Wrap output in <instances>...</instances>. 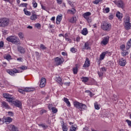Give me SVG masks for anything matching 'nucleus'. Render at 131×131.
Returning <instances> with one entry per match:
<instances>
[{
    "label": "nucleus",
    "mask_w": 131,
    "mask_h": 131,
    "mask_svg": "<svg viewBox=\"0 0 131 131\" xmlns=\"http://www.w3.org/2000/svg\"><path fill=\"white\" fill-rule=\"evenodd\" d=\"M6 39L7 41L12 42L14 45H19L20 43V39L16 36H9Z\"/></svg>",
    "instance_id": "1"
},
{
    "label": "nucleus",
    "mask_w": 131,
    "mask_h": 131,
    "mask_svg": "<svg viewBox=\"0 0 131 131\" xmlns=\"http://www.w3.org/2000/svg\"><path fill=\"white\" fill-rule=\"evenodd\" d=\"M74 106L77 109H79L80 111H83V110H86V105L82 103H80L78 101H75L73 102Z\"/></svg>",
    "instance_id": "2"
},
{
    "label": "nucleus",
    "mask_w": 131,
    "mask_h": 131,
    "mask_svg": "<svg viewBox=\"0 0 131 131\" xmlns=\"http://www.w3.org/2000/svg\"><path fill=\"white\" fill-rule=\"evenodd\" d=\"M101 29L104 31H110L111 30V24L106 21H103L101 25Z\"/></svg>",
    "instance_id": "3"
},
{
    "label": "nucleus",
    "mask_w": 131,
    "mask_h": 131,
    "mask_svg": "<svg viewBox=\"0 0 131 131\" xmlns=\"http://www.w3.org/2000/svg\"><path fill=\"white\" fill-rule=\"evenodd\" d=\"M10 23V20L8 18L2 17L0 18V27H7Z\"/></svg>",
    "instance_id": "4"
},
{
    "label": "nucleus",
    "mask_w": 131,
    "mask_h": 131,
    "mask_svg": "<svg viewBox=\"0 0 131 131\" xmlns=\"http://www.w3.org/2000/svg\"><path fill=\"white\" fill-rule=\"evenodd\" d=\"M124 26L126 30H129L131 28V24L129 22V17L125 16L124 19Z\"/></svg>",
    "instance_id": "5"
},
{
    "label": "nucleus",
    "mask_w": 131,
    "mask_h": 131,
    "mask_svg": "<svg viewBox=\"0 0 131 131\" xmlns=\"http://www.w3.org/2000/svg\"><path fill=\"white\" fill-rule=\"evenodd\" d=\"M3 97L5 99H6L7 101L9 103H11L12 100H15L13 96L7 93L3 94Z\"/></svg>",
    "instance_id": "6"
},
{
    "label": "nucleus",
    "mask_w": 131,
    "mask_h": 131,
    "mask_svg": "<svg viewBox=\"0 0 131 131\" xmlns=\"http://www.w3.org/2000/svg\"><path fill=\"white\" fill-rule=\"evenodd\" d=\"M113 3H114V4H115V5L119 8H121L122 9L124 8V3L122 0H116L113 1Z\"/></svg>",
    "instance_id": "7"
},
{
    "label": "nucleus",
    "mask_w": 131,
    "mask_h": 131,
    "mask_svg": "<svg viewBox=\"0 0 131 131\" xmlns=\"http://www.w3.org/2000/svg\"><path fill=\"white\" fill-rule=\"evenodd\" d=\"M63 62H64V59L63 58L57 57L54 59V64H55L56 66H59V65L63 64Z\"/></svg>",
    "instance_id": "8"
},
{
    "label": "nucleus",
    "mask_w": 131,
    "mask_h": 131,
    "mask_svg": "<svg viewBox=\"0 0 131 131\" xmlns=\"http://www.w3.org/2000/svg\"><path fill=\"white\" fill-rule=\"evenodd\" d=\"M12 99L11 103V104H13L14 105V106H16V107H18V108H20V107H22V102L21 101H19L18 100H15Z\"/></svg>",
    "instance_id": "9"
},
{
    "label": "nucleus",
    "mask_w": 131,
    "mask_h": 131,
    "mask_svg": "<svg viewBox=\"0 0 131 131\" xmlns=\"http://www.w3.org/2000/svg\"><path fill=\"white\" fill-rule=\"evenodd\" d=\"M7 73H9L11 76H15V74L19 73V71L16 69H13V70H8L7 71Z\"/></svg>",
    "instance_id": "10"
},
{
    "label": "nucleus",
    "mask_w": 131,
    "mask_h": 131,
    "mask_svg": "<svg viewBox=\"0 0 131 131\" xmlns=\"http://www.w3.org/2000/svg\"><path fill=\"white\" fill-rule=\"evenodd\" d=\"M110 38V37L109 36L104 37L103 38V40L101 41V43L103 45V46H106L109 42V39Z\"/></svg>",
    "instance_id": "11"
},
{
    "label": "nucleus",
    "mask_w": 131,
    "mask_h": 131,
    "mask_svg": "<svg viewBox=\"0 0 131 131\" xmlns=\"http://www.w3.org/2000/svg\"><path fill=\"white\" fill-rule=\"evenodd\" d=\"M8 128L11 131H18V127L15 126L14 125L10 124L8 125Z\"/></svg>",
    "instance_id": "12"
},
{
    "label": "nucleus",
    "mask_w": 131,
    "mask_h": 131,
    "mask_svg": "<svg viewBox=\"0 0 131 131\" xmlns=\"http://www.w3.org/2000/svg\"><path fill=\"white\" fill-rule=\"evenodd\" d=\"M46 78H41L40 80V85L39 86L40 88H45L46 86Z\"/></svg>",
    "instance_id": "13"
},
{
    "label": "nucleus",
    "mask_w": 131,
    "mask_h": 131,
    "mask_svg": "<svg viewBox=\"0 0 131 131\" xmlns=\"http://www.w3.org/2000/svg\"><path fill=\"white\" fill-rule=\"evenodd\" d=\"M63 18V15L62 14L58 15L56 17V23L57 25L60 24L61 21H62V18Z\"/></svg>",
    "instance_id": "14"
},
{
    "label": "nucleus",
    "mask_w": 131,
    "mask_h": 131,
    "mask_svg": "<svg viewBox=\"0 0 131 131\" xmlns=\"http://www.w3.org/2000/svg\"><path fill=\"white\" fill-rule=\"evenodd\" d=\"M4 122H5V123H7V124H8V123H11V122L13 121V119L9 117H4Z\"/></svg>",
    "instance_id": "15"
},
{
    "label": "nucleus",
    "mask_w": 131,
    "mask_h": 131,
    "mask_svg": "<svg viewBox=\"0 0 131 131\" xmlns=\"http://www.w3.org/2000/svg\"><path fill=\"white\" fill-rule=\"evenodd\" d=\"M90 65H91L90 63V60L89 59V58H86V60L83 66V67L84 68H88V67H90Z\"/></svg>",
    "instance_id": "16"
},
{
    "label": "nucleus",
    "mask_w": 131,
    "mask_h": 131,
    "mask_svg": "<svg viewBox=\"0 0 131 131\" xmlns=\"http://www.w3.org/2000/svg\"><path fill=\"white\" fill-rule=\"evenodd\" d=\"M2 106L3 107V108H5V109H11L10 106H9V104L7 102H6V101L2 102Z\"/></svg>",
    "instance_id": "17"
},
{
    "label": "nucleus",
    "mask_w": 131,
    "mask_h": 131,
    "mask_svg": "<svg viewBox=\"0 0 131 131\" xmlns=\"http://www.w3.org/2000/svg\"><path fill=\"white\" fill-rule=\"evenodd\" d=\"M119 64L120 66H125V64H126V61L125 60L123 59V58H120L119 60Z\"/></svg>",
    "instance_id": "18"
},
{
    "label": "nucleus",
    "mask_w": 131,
    "mask_h": 131,
    "mask_svg": "<svg viewBox=\"0 0 131 131\" xmlns=\"http://www.w3.org/2000/svg\"><path fill=\"white\" fill-rule=\"evenodd\" d=\"M107 54H108V51L102 52L100 55L99 60H104V59L105 58V56H106Z\"/></svg>",
    "instance_id": "19"
},
{
    "label": "nucleus",
    "mask_w": 131,
    "mask_h": 131,
    "mask_svg": "<svg viewBox=\"0 0 131 131\" xmlns=\"http://www.w3.org/2000/svg\"><path fill=\"white\" fill-rule=\"evenodd\" d=\"M91 15H92V13H91V12H87L84 13L83 14V18H84V19L86 20V19H88L89 18H90L89 17L91 16Z\"/></svg>",
    "instance_id": "20"
},
{
    "label": "nucleus",
    "mask_w": 131,
    "mask_h": 131,
    "mask_svg": "<svg viewBox=\"0 0 131 131\" xmlns=\"http://www.w3.org/2000/svg\"><path fill=\"white\" fill-rule=\"evenodd\" d=\"M83 50H91V47H90V43L89 42H86L83 47Z\"/></svg>",
    "instance_id": "21"
},
{
    "label": "nucleus",
    "mask_w": 131,
    "mask_h": 131,
    "mask_svg": "<svg viewBox=\"0 0 131 131\" xmlns=\"http://www.w3.org/2000/svg\"><path fill=\"white\" fill-rule=\"evenodd\" d=\"M131 48V38L128 41L126 44V49L127 50H129Z\"/></svg>",
    "instance_id": "22"
},
{
    "label": "nucleus",
    "mask_w": 131,
    "mask_h": 131,
    "mask_svg": "<svg viewBox=\"0 0 131 131\" xmlns=\"http://www.w3.org/2000/svg\"><path fill=\"white\" fill-rule=\"evenodd\" d=\"M121 55L122 57H125L128 55V51H127L126 50H123L121 52Z\"/></svg>",
    "instance_id": "23"
},
{
    "label": "nucleus",
    "mask_w": 131,
    "mask_h": 131,
    "mask_svg": "<svg viewBox=\"0 0 131 131\" xmlns=\"http://www.w3.org/2000/svg\"><path fill=\"white\" fill-rule=\"evenodd\" d=\"M18 51L20 54H24V53H25V49L23 48L22 47H19L18 48Z\"/></svg>",
    "instance_id": "24"
},
{
    "label": "nucleus",
    "mask_w": 131,
    "mask_h": 131,
    "mask_svg": "<svg viewBox=\"0 0 131 131\" xmlns=\"http://www.w3.org/2000/svg\"><path fill=\"white\" fill-rule=\"evenodd\" d=\"M76 12V10L74 8H72L71 10L69 9L68 10V13L69 14H72V15H74Z\"/></svg>",
    "instance_id": "25"
},
{
    "label": "nucleus",
    "mask_w": 131,
    "mask_h": 131,
    "mask_svg": "<svg viewBox=\"0 0 131 131\" xmlns=\"http://www.w3.org/2000/svg\"><path fill=\"white\" fill-rule=\"evenodd\" d=\"M30 19L32 20H36V19H37V15L34 13H32V15L31 16Z\"/></svg>",
    "instance_id": "26"
},
{
    "label": "nucleus",
    "mask_w": 131,
    "mask_h": 131,
    "mask_svg": "<svg viewBox=\"0 0 131 131\" xmlns=\"http://www.w3.org/2000/svg\"><path fill=\"white\" fill-rule=\"evenodd\" d=\"M97 74L99 76V78H103V76H104V73L103 72H101L100 71L97 72Z\"/></svg>",
    "instance_id": "27"
},
{
    "label": "nucleus",
    "mask_w": 131,
    "mask_h": 131,
    "mask_svg": "<svg viewBox=\"0 0 131 131\" xmlns=\"http://www.w3.org/2000/svg\"><path fill=\"white\" fill-rule=\"evenodd\" d=\"M82 82H84V83H85V82H88V81H89V77H82L81 78Z\"/></svg>",
    "instance_id": "28"
},
{
    "label": "nucleus",
    "mask_w": 131,
    "mask_h": 131,
    "mask_svg": "<svg viewBox=\"0 0 131 131\" xmlns=\"http://www.w3.org/2000/svg\"><path fill=\"white\" fill-rule=\"evenodd\" d=\"M81 33H82V34H83V35H86V34H88V29H86V28H84L82 30Z\"/></svg>",
    "instance_id": "29"
},
{
    "label": "nucleus",
    "mask_w": 131,
    "mask_h": 131,
    "mask_svg": "<svg viewBox=\"0 0 131 131\" xmlns=\"http://www.w3.org/2000/svg\"><path fill=\"white\" fill-rule=\"evenodd\" d=\"M116 16L118 19H122V13L119 12H117Z\"/></svg>",
    "instance_id": "30"
},
{
    "label": "nucleus",
    "mask_w": 131,
    "mask_h": 131,
    "mask_svg": "<svg viewBox=\"0 0 131 131\" xmlns=\"http://www.w3.org/2000/svg\"><path fill=\"white\" fill-rule=\"evenodd\" d=\"M56 80L57 82L59 83V84H63V82H62V79L61 78V77H58L56 78Z\"/></svg>",
    "instance_id": "31"
},
{
    "label": "nucleus",
    "mask_w": 131,
    "mask_h": 131,
    "mask_svg": "<svg viewBox=\"0 0 131 131\" xmlns=\"http://www.w3.org/2000/svg\"><path fill=\"white\" fill-rule=\"evenodd\" d=\"M24 12L27 16H30L31 15V12L30 11H28L26 10V8L24 9Z\"/></svg>",
    "instance_id": "32"
},
{
    "label": "nucleus",
    "mask_w": 131,
    "mask_h": 131,
    "mask_svg": "<svg viewBox=\"0 0 131 131\" xmlns=\"http://www.w3.org/2000/svg\"><path fill=\"white\" fill-rule=\"evenodd\" d=\"M64 101L65 102V103H66V104H67L69 107H70V106H71L70 102L69 101V100L68 98H64Z\"/></svg>",
    "instance_id": "33"
},
{
    "label": "nucleus",
    "mask_w": 131,
    "mask_h": 131,
    "mask_svg": "<svg viewBox=\"0 0 131 131\" xmlns=\"http://www.w3.org/2000/svg\"><path fill=\"white\" fill-rule=\"evenodd\" d=\"M73 72L74 74H77V72H78V68L77 67H76L73 69Z\"/></svg>",
    "instance_id": "34"
},
{
    "label": "nucleus",
    "mask_w": 131,
    "mask_h": 131,
    "mask_svg": "<svg viewBox=\"0 0 131 131\" xmlns=\"http://www.w3.org/2000/svg\"><path fill=\"white\" fill-rule=\"evenodd\" d=\"M62 126V128L63 131H68V128L67 127V126H66V125H64V122H63L62 125H61Z\"/></svg>",
    "instance_id": "35"
},
{
    "label": "nucleus",
    "mask_w": 131,
    "mask_h": 131,
    "mask_svg": "<svg viewBox=\"0 0 131 131\" xmlns=\"http://www.w3.org/2000/svg\"><path fill=\"white\" fill-rule=\"evenodd\" d=\"M4 58L6 59V60H8V61H10V60L12 59V57L10 54H7L6 56L4 57Z\"/></svg>",
    "instance_id": "36"
},
{
    "label": "nucleus",
    "mask_w": 131,
    "mask_h": 131,
    "mask_svg": "<svg viewBox=\"0 0 131 131\" xmlns=\"http://www.w3.org/2000/svg\"><path fill=\"white\" fill-rule=\"evenodd\" d=\"M70 22L71 23H75V22H76V17L73 16L72 18L70 19Z\"/></svg>",
    "instance_id": "37"
},
{
    "label": "nucleus",
    "mask_w": 131,
    "mask_h": 131,
    "mask_svg": "<svg viewBox=\"0 0 131 131\" xmlns=\"http://www.w3.org/2000/svg\"><path fill=\"white\" fill-rule=\"evenodd\" d=\"M39 126L42 127V128H43L44 129H46L48 127V126L46 125L45 124H39Z\"/></svg>",
    "instance_id": "38"
},
{
    "label": "nucleus",
    "mask_w": 131,
    "mask_h": 131,
    "mask_svg": "<svg viewBox=\"0 0 131 131\" xmlns=\"http://www.w3.org/2000/svg\"><path fill=\"white\" fill-rule=\"evenodd\" d=\"M51 110L53 113H57V112H58V110H57L55 107H52Z\"/></svg>",
    "instance_id": "39"
},
{
    "label": "nucleus",
    "mask_w": 131,
    "mask_h": 131,
    "mask_svg": "<svg viewBox=\"0 0 131 131\" xmlns=\"http://www.w3.org/2000/svg\"><path fill=\"white\" fill-rule=\"evenodd\" d=\"M103 2V0H95L93 2V4L94 5H98L99 3H102Z\"/></svg>",
    "instance_id": "40"
},
{
    "label": "nucleus",
    "mask_w": 131,
    "mask_h": 131,
    "mask_svg": "<svg viewBox=\"0 0 131 131\" xmlns=\"http://www.w3.org/2000/svg\"><path fill=\"white\" fill-rule=\"evenodd\" d=\"M27 3H21L19 5V7H23V8H27Z\"/></svg>",
    "instance_id": "41"
},
{
    "label": "nucleus",
    "mask_w": 131,
    "mask_h": 131,
    "mask_svg": "<svg viewBox=\"0 0 131 131\" xmlns=\"http://www.w3.org/2000/svg\"><path fill=\"white\" fill-rule=\"evenodd\" d=\"M32 5L33 8H37V3L35 2V1L33 0L32 2Z\"/></svg>",
    "instance_id": "42"
},
{
    "label": "nucleus",
    "mask_w": 131,
    "mask_h": 131,
    "mask_svg": "<svg viewBox=\"0 0 131 131\" xmlns=\"http://www.w3.org/2000/svg\"><path fill=\"white\" fill-rule=\"evenodd\" d=\"M77 127H75L73 125H72L71 127H70V131H76V128Z\"/></svg>",
    "instance_id": "43"
},
{
    "label": "nucleus",
    "mask_w": 131,
    "mask_h": 131,
    "mask_svg": "<svg viewBox=\"0 0 131 131\" xmlns=\"http://www.w3.org/2000/svg\"><path fill=\"white\" fill-rule=\"evenodd\" d=\"M94 106H95V109H96V110H99L100 109V106H99V105L97 102H96L94 104Z\"/></svg>",
    "instance_id": "44"
},
{
    "label": "nucleus",
    "mask_w": 131,
    "mask_h": 131,
    "mask_svg": "<svg viewBox=\"0 0 131 131\" xmlns=\"http://www.w3.org/2000/svg\"><path fill=\"white\" fill-rule=\"evenodd\" d=\"M120 50H121V51H125V45H122L120 47Z\"/></svg>",
    "instance_id": "45"
},
{
    "label": "nucleus",
    "mask_w": 131,
    "mask_h": 131,
    "mask_svg": "<svg viewBox=\"0 0 131 131\" xmlns=\"http://www.w3.org/2000/svg\"><path fill=\"white\" fill-rule=\"evenodd\" d=\"M35 27H36V28L39 29L40 28V27H41V26L40 25V24L37 23V24H35Z\"/></svg>",
    "instance_id": "46"
},
{
    "label": "nucleus",
    "mask_w": 131,
    "mask_h": 131,
    "mask_svg": "<svg viewBox=\"0 0 131 131\" xmlns=\"http://www.w3.org/2000/svg\"><path fill=\"white\" fill-rule=\"evenodd\" d=\"M40 48L41 49V50H47V48L46 47V46H45V45L41 44L40 45Z\"/></svg>",
    "instance_id": "47"
},
{
    "label": "nucleus",
    "mask_w": 131,
    "mask_h": 131,
    "mask_svg": "<svg viewBox=\"0 0 131 131\" xmlns=\"http://www.w3.org/2000/svg\"><path fill=\"white\" fill-rule=\"evenodd\" d=\"M18 35L19 38H23L24 37V35L21 32L19 33Z\"/></svg>",
    "instance_id": "48"
},
{
    "label": "nucleus",
    "mask_w": 131,
    "mask_h": 131,
    "mask_svg": "<svg viewBox=\"0 0 131 131\" xmlns=\"http://www.w3.org/2000/svg\"><path fill=\"white\" fill-rule=\"evenodd\" d=\"M24 90V92H31V89L29 88H26Z\"/></svg>",
    "instance_id": "49"
},
{
    "label": "nucleus",
    "mask_w": 131,
    "mask_h": 131,
    "mask_svg": "<svg viewBox=\"0 0 131 131\" xmlns=\"http://www.w3.org/2000/svg\"><path fill=\"white\" fill-rule=\"evenodd\" d=\"M106 69L105 68H101L100 69V71H101V72H103V73L104 72H106Z\"/></svg>",
    "instance_id": "50"
},
{
    "label": "nucleus",
    "mask_w": 131,
    "mask_h": 131,
    "mask_svg": "<svg viewBox=\"0 0 131 131\" xmlns=\"http://www.w3.org/2000/svg\"><path fill=\"white\" fill-rule=\"evenodd\" d=\"M71 52L72 53H76V49L74 48H72L71 49Z\"/></svg>",
    "instance_id": "51"
},
{
    "label": "nucleus",
    "mask_w": 131,
    "mask_h": 131,
    "mask_svg": "<svg viewBox=\"0 0 131 131\" xmlns=\"http://www.w3.org/2000/svg\"><path fill=\"white\" fill-rule=\"evenodd\" d=\"M20 69H21V70H26V69H27V67L25 66H23L20 67Z\"/></svg>",
    "instance_id": "52"
},
{
    "label": "nucleus",
    "mask_w": 131,
    "mask_h": 131,
    "mask_svg": "<svg viewBox=\"0 0 131 131\" xmlns=\"http://www.w3.org/2000/svg\"><path fill=\"white\" fill-rule=\"evenodd\" d=\"M126 122H127L128 125L129 126H131V121L129 120H126Z\"/></svg>",
    "instance_id": "53"
},
{
    "label": "nucleus",
    "mask_w": 131,
    "mask_h": 131,
    "mask_svg": "<svg viewBox=\"0 0 131 131\" xmlns=\"http://www.w3.org/2000/svg\"><path fill=\"white\" fill-rule=\"evenodd\" d=\"M46 112H47V111H46L45 110H42L40 111V114H41V115H42V114H43V113H46Z\"/></svg>",
    "instance_id": "54"
},
{
    "label": "nucleus",
    "mask_w": 131,
    "mask_h": 131,
    "mask_svg": "<svg viewBox=\"0 0 131 131\" xmlns=\"http://www.w3.org/2000/svg\"><path fill=\"white\" fill-rule=\"evenodd\" d=\"M104 11H105V13H108L109 12H110V8L108 7H107L105 9Z\"/></svg>",
    "instance_id": "55"
},
{
    "label": "nucleus",
    "mask_w": 131,
    "mask_h": 131,
    "mask_svg": "<svg viewBox=\"0 0 131 131\" xmlns=\"http://www.w3.org/2000/svg\"><path fill=\"white\" fill-rule=\"evenodd\" d=\"M4 122H5V119L0 118V124H4Z\"/></svg>",
    "instance_id": "56"
},
{
    "label": "nucleus",
    "mask_w": 131,
    "mask_h": 131,
    "mask_svg": "<svg viewBox=\"0 0 131 131\" xmlns=\"http://www.w3.org/2000/svg\"><path fill=\"white\" fill-rule=\"evenodd\" d=\"M18 92H19V93H20V94H23H23H25V93H24V90H22V89H19L18 90Z\"/></svg>",
    "instance_id": "57"
},
{
    "label": "nucleus",
    "mask_w": 131,
    "mask_h": 131,
    "mask_svg": "<svg viewBox=\"0 0 131 131\" xmlns=\"http://www.w3.org/2000/svg\"><path fill=\"white\" fill-rule=\"evenodd\" d=\"M86 20L88 21V23H92V18L89 17Z\"/></svg>",
    "instance_id": "58"
},
{
    "label": "nucleus",
    "mask_w": 131,
    "mask_h": 131,
    "mask_svg": "<svg viewBox=\"0 0 131 131\" xmlns=\"http://www.w3.org/2000/svg\"><path fill=\"white\" fill-rule=\"evenodd\" d=\"M56 2L59 5L62 4V0H56Z\"/></svg>",
    "instance_id": "59"
},
{
    "label": "nucleus",
    "mask_w": 131,
    "mask_h": 131,
    "mask_svg": "<svg viewBox=\"0 0 131 131\" xmlns=\"http://www.w3.org/2000/svg\"><path fill=\"white\" fill-rule=\"evenodd\" d=\"M8 114L9 116H13V112H8Z\"/></svg>",
    "instance_id": "60"
},
{
    "label": "nucleus",
    "mask_w": 131,
    "mask_h": 131,
    "mask_svg": "<svg viewBox=\"0 0 131 131\" xmlns=\"http://www.w3.org/2000/svg\"><path fill=\"white\" fill-rule=\"evenodd\" d=\"M3 47H4V42L1 41L0 42V48H3Z\"/></svg>",
    "instance_id": "61"
},
{
    "label": "nucleus",
    "mask_w": 131,
    "mask_h": 131,
    "mask_svg": "<svg viewBox=\"0 0 131 131\" xmlns=\"http://www.w3.org/2000/svg\"><path fill=\"white\" fill-rule=\"evenodd\" d=\"M64 85H70V82H67L64 83Z\"/></svg>",
    "instance_id": "62"
},
{
    "label": "nucleus",
    "mask_w": 131,
    "mask_h": 131,
    "mask_svg": "<svg viewBox=\"0 0 131 131\" xmlns=\"http://www.w3.org/2000/svg\"><path fill=\"white\" fill-rule=\"evenodd\" d=\"M17 60L18 62H22L23 61V59L21 57L17 58Z\"/></svg>",
    "instance_id": "63"
},
{
    "label": "nucleus",
    "mask_w": 131,
    "mask_h": 131,
    "mask_svg": "<svg viewBox=\"0 0 131 131\" xmlns=\"http://www.w3.org/2000/svg\"><path fill=\"white\" fill-rule=\"evenodd\" d=\"M113 18H114L113 15V14H111V15H110V16H109V19H110V20H112V19H113Z\"/></svg>",
    "instance_id": "64"
}]
</instances>
